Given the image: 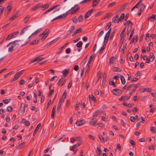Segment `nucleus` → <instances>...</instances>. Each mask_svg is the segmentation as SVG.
<instances>
[{"label":"nucleus","instance_id":"obj_1","mask_svg":"<svg viewBox=\"0 0 156 156\" xmlns=\"http://www.w3.org/2000/svg\"><path fill=\"white\" fill-rule=\"evenodd\" d=\"M30 38H29L28 36H25L21 38V40H17L19 41L17 42H22L20 43H18V45L20 46H23L27 44V43L30 42Z\"/></svg>","mask_w":156,"mask_h":156},{"label":"nucleus","instance_id":"obj_2","mask_svg":"<svg viewBox=\"0 0 156 156\" xmlns=\"http://www.w3.org/2000/svg\"><path fill=\"white\" fill-rule=\"evenodd\" d=\"M18 41H12L9 43L7 47H8L11 44H13L12 45L9 47V48L8 51L9 52H12V51L13 50V48L16 46L17 47L19 46L18 44V43H17V42Z\"/></svg>","mask_w":156,"mask_h":156},{"label":"nucleus","instance_id":"obj_3","mask_svg":"<svg viewBox=\"0 0 156 156\" xmlns=\"http://www.w3.org/2000/svg\"><path fill=\"white\" fill-rule=\"evenodd\" d=\"M112 91L113 94L117 96L120 95L122 93L121 91L119 89H114Z\"/></svg>","mask_w":156,"mask_h":156},{"label":"nucleus","instance_id":"obj_4","mask_svg":"<svg viewBox=\"0 0 156 156\" xmlns=\"http://www.w3.org/2000/svg\"><path fill=\"white\" fill-rule=\"evenodd\" d=\"M66 82V80L62 77L60 78L57 83L58 86L61 85V86L63 85Z\"/></svg>","mask_w":156,"mask_h":156},{"label":"nucleus","instance_id":"obj_5","mask_svg":"<svg viewBox=\"0 0 156 156\" xmlns=\"http://www.w3.org/2000/svg\"><path fill=\"white\" fill-rule=\"evenodd\" d=\"M44 59V58L41 57H38L34 58V59L31 60L30 62V64H31L36 62H38L43 60Z\"/></svg>","mask_w":156,"mask_h":156},{"label":"nucleus","instance_id":"obj_6","mask_svg":"<svg viewBox=\"0 0 156 156\" xmlns=\"http://www.w3.org/2000/svg\"><path fill=\"white\" fill-rule=\"evenodd\" d=\"M94 10V9H92L87 12L84 15V17L85 19H86L89 16H90Z\"/></svg>","mask_w":156,"mask_h":156},{"label":"nucleus","instance_id":"obj_7","mask_svg":"<svg viewBox=\"0 0 156 156\" xmlns=\"http://www.w3.org/2000/svg\"><path fill=\"white\" fill-rule=\"evenodd\" d=\"M41 3H39L37 4L36 5L32 7L31 9V11H34L36 10L37 9L41 8Z\"/></svg>","mask_w":156,"mask_h":156},{"label":"nucleus","instance_id":"obj_8","mask_svg":"<svg viewBox=\"0 0 156 156\" xmlns=\"http://www.w3.org/2000/svg\"><path fill=\"white\" fill-rule=\"evenodd\" d=\"M85 123V121L84 119H81L80 121H77L76 122V124L78 126H80L83 124Z\"/></svg>","mask_w":156,"mask_h":156},{"label":"nucleus","instance_id":"obj_9","mask_svg":"<svg viewBox=\"0 0 156 156\" xmlns=\"http://www.w3.org/2000/svg\"><path fill=\"white\" fill-rule=\"evenodd\" d=\"M97 119L95 118H92L90 122V125L96 126V123L97 122Z\"/></svg>","mask_w":156,"mask_h":156},{"label":"nucleus","instance_id":"obj_10","mask_svg":"<svg viewBox=\"0 0 156 156\" xmlns=\"http://www.w3.org/2000/svg\"><path fill=\"white\" fill-rule=\"evenodd\" d=\"M19 11H17L16 13L15 14H13V16L9 19V20H13L15 19L16 17H18V15L19 14Z\"/></svg>","mask_w":156,"mask_h":156},{"label":"nucleus","instance_id":"obj_11","mask_svg":"<svg viewBox=\"0 0 156 156\" xmlns=\"http://www.w3.org/2000/svg\"><path fill=\"white\" fill-rule=\"evenodd\" d=\"M126 30V28H125L122 30V31L121 33L120 36V40H122V39L123 41H124L125 38H124V32Z\"/></svg>","mask_w":156,"mask_h":156},{"label":"nucleus","instance_id":"obj_12","mask_svg":"<svg viewBox=\"0 0 156 156\" xmlns=\"http://www.w3.org/2000/svg\"><path fill=\"white\" fill-rule=\"evenodd\" d=\"M25 104L24 103H21L20 105V109L21 111V113L22 114L24 113L25 112Z\"/></svg>","mask_w":156,"mask_h":156},{"label":"nucleus","instance_id":"obj_13","mask_svg":"<svg viewBox=\"0 0 156 156\" xmlns=\"http://www.w3.org/2000/svg\"><path fill=\"white\" fill-rule=\"evenodd\" d=\"M69 69H65L62 71V73H63L64 77H65L68 75L69 72Z\"/></svg>","mask_w":156,"mask_h":156},{"label":"nucleus","instance_id":"obj_14","mask_svg":"<svg viewBox=\"0 0 156 156\" xmlns=\"http://www.w3.org/2000/svg\"><path fill=\"white\" fill-rule=\"evenodd\" d=\"M22 122L23 123H25L26 126H29L30 125V122L29 121L25 119H23L22 120Z\"/></svg>","mask_w":156,"mask_h":156},{"label":"nucleus","instance_id":"obj_15","mask_svg":"<svg viewBox=\"0 0 156 156\" xmlns=\"http://www.w3.org/2000/svg\"><path fill=\"white\" fill-rule=\"evenodd\" d=\"M130 98V96H122L120 98H119L118 100L120 101H124L125 100H128Z\"/></svg>","mask_w":156,"mask_h":156},{"label":"nucleus","instance_id":"obj_16","mask_svg":"<svg viewBox=\"0 0 156 156\" xmlns=\"http://www.w3.org/2000/svg\"><path fill=\"white\" fill-rule=\"evenodd\" d=\"M89 100L90 101H94V102L96 101V99L95 98L94 95H92L91 96L89 95L88 96Z\"/></svg>","mask_w":156,"mask_h":156},{"label":"nucleus","instance_id":"obj_17","mask_svg":"<svg viewBox=\"0 0 156 156\" xmlns=\"http://www.w3.org/2000/svg\"><path fill=\"white\" fill-rule=\"evenodd\" d=\"M59 5H54L51 8H50L49 9H48L46 12H45V13H44V14H46V13L52 11V10H53V9L56 8L57 7L59 6Z\"/></svg>","mask_w":156,"mask_h":156},{"label":"nucleus","instance_id":"obj_18","mask_svg":"<svg viewBox=\"0 0 156 156\" xmlns=\"http://www.w3.org/2000/svg\"><path fill=\"white\" fill-rule=\"evenodd\" d=\"M125 17V14L124 13H122L120 16L119 19L118 18V20L117 21L118 23L119 22V21H122L123 19H124Z\"/></svg>","mask_w":156,"mask_h":156},{"label":"nucleus","instance_id":"obj_19","mask_svg":"<svg viewBox=\"0 0 156 156\" xmlns=\"http://www.w3.org/2000/svg\"><path fill=\"white\" fill-rule=\"evenodd\" d=\"M11 4L9 3L8 6L7 7L6 9H5V11L6 12V10L8 11L7 14H8L11 11Z\"/></svg>","mask_w":156,"mask_h":156},{"label":"nucleus","instance_id":"obj_20","mask_svg":"<svg viewBox=\"0 0 156 156\" xmlns=\"http://www.w3.org/2000/svg\"><path fill=\"white\" fill-rule=\"evenodd\" d=\"M49 32V30L48 29H47L42 33V34H43L44 36H48Z\"/></svg>","mask_w":156,"mask_h":156},{"label":"nucleus","instance_id":"obj_21","mask_svg":"<svg viewBox=\"0 0 156 156\" xmlns=\"http://www.w3.org/2000/svg\"><path fill=\"white\" fill-rule=\"evenodd\" d=\"M95 55V54L93 53L90 57L89 60H88V62L87 63V65H88V64H89L91 62L92 60L93 59Z\"/></svg>","mask_w":156,"mask_h":156},{"label":"nucleus","instance_id":"obj_22","mask_svg":"<svg viewBox=\"0 0 156 156\" xmlns=\"http://www.w3.org/2000/svg\"><path fill=\"white\" fill-rule=\"evenodd\" d=\"M118 16L117 15L115 16L112 20V22L114 23H116L117 21L118 18Z\"/></svg>","mask_w":156,"mask_h":156},{"label":"nucleus","instance_id":"obj_23","mask_svg":"<svg viewBox=\"0 0 156 156\" xmlns=\"http://www.w3.org/2000/svg\"><path fill=\"white\" fill-rule=\"evenodd\" d=\"M156 16V15L153 14L151 16L149 17L147 19V20H149L151 19H153L154 20H156V18L155 17Z\"/></svg>","mask_w":156,"mask_h":156},{"label":"nucleus","instance_id":"obj_24","mask_svg":"<svg viewBox=\"0 0 156 156\" xmlns=\"http://www.w3.org/2000/svg\"><path fill=\"white\" fill-rule=\"evenodd\" d=\"M69 44V43H66L64 45H63L62 47H61L60 48H59V49H58L59 51L57 53V54L60 53V52H61V51H62V50L63 49V48L64 47H65Z\"/></svg>","mask_w":156,"mask_h":156},{"label":"nucleus","instance_id":"obj_25","mask_svg":"<svg viewBox=\"0 0 156 156\" xmlns=\"http://www.w3.org/2000/svg\"><path fill=\"white\" fill-rule=\"evenodd\" d=\"M75 28V27L74 26H71L69 30L68 31V32L69 33V34H70L72 33L73 32V31L74 30Z\"/></svg>","mask_w":156,"mask_h":156},{"label":"nucleus","instance_id":"obj_26","mask_svg":"<svg viewBox=\"0 0 156 156\" xmlns=\"http://www.w3.org/2000/svg\"><path fill=\"white\" fill-rule=\"evenodd\" d=\"M120 78L121 81L122 83V84L124 85L126 83V81L124 77L123 76L120 75Z\"/></svg>","mask_w":156,"mask_h":156},{"label":"nucleus","instance_id":"obj_27","mask_svg":"<svg viewBox=\"0 0 156 156\" xmlns=\"http://www.w3.org/2000/svg\"><path fill=\"white\" fill-rule=\"evenodd\" d=\"M19 31L15 32L10 34V35L11 37H12V38L16 37L17 34H19Z\"/></svg>","mask_w":156,"mask_h":156},{"label":"nucleus","instance_id":"obj_28","mask_svg":"<svg viewBox=\"0 0 156 156\" xmlns=\"http://www.w3.org/2000/svg\"><path fill=\"white\" fill-rule=\"evenodd\" d=\"M96 153L98 155V156H101V149L98 147H97Z\"/></svg>","mask_w":156,"mask_h":156},{"label":"nucleus","instance_id":"obj_29","mask_svg":"<svg viewBox=\"0 0 156 156\" xmlns=\"http://www.w3.org/2000/svg\"><path fill=\"white\" fill-rule=\"evenodd\" d=\"M128 3H126L124 4L122 6L120 7L119 8V10H122L125 9L126 7L128 5Z\"/></svg>","mask_w":156,"mask_h":156},{"label":"nucleus","instance_id":"obj_30","mask_svg":"<svg viewBox=\"0 0 156 156\" xmlns=\"http://www.w3.org/2000/svg\"><path fill=\"white\" fill-rule=\"evenodd\" d=\"M149 57L150 59H152L151 60V62H153L155 58L154 54L153 53H151L150 54Z\"/></svg>","mask_w":156,"mask_h":156},{"label":"nucleus","instance_id":"obj_31","mask_svg":"<svg viewBox=\"0 0 156 156\" xmlns=\"http://www.w3.org/2000/svg\"><path fill=\"white\" fill-rule=\"evenodd\" d=\"M25 142H23L22 143L19 144L17 147V149H21L23 146L25 144Z\"/></svg>","mask_w":156,"mask_h":156},{"label":"nucleus","instance_id":"obj_32","mask_svg":"<svg viewBox=\"0 0 156 156\" xmlns=\"http://www.w3.org/2000/svg\"><path fill=\"white\" fill-rule=\"evenodd\" d=\"M30 26H28L24 27L21 30L20 33V35H22L24 33V31L27 30V28Z\"/></svg>","mask_w":156,"mask_h":156},{"label":"nucleus","instance_id":"obj_33","mask_svg":"<svg viewBox=\"0 0 156 156\" xmlns=\"http://www.w3.org/2000/svg\"><path fill=\"white\" fill-rule=\"evenodd\" d=\"M17 74L16 73L15 75H14V78L11 80L10 82L12 83L16 80H17L19 78V77H18V76H17Z\"/></svg>","mask_w":156,"mask_h":156},{"label":"nucleus","instance_id":"obj_34","mask_svg":"<svg viewBox=\"0 0 156 156\" xmlns=\"http://www.w3.org/2000/svg\"><path fill=\"white\" fill-rule=\"evenodd\" d=\"M66 90H65L63 94L62 95V97L61 98V99H63V102H64L65 100V99L66 98Z\"/></svg>","mask_w":156,"mask_h":156},{"label":"nucleus","instance_id":"obj_35","mask_svg":"<svg viewBox=\"0 0 156 156\" xmlns=\"http://www.w3.org/2000/svg\"><path fill=\"white\" fill-rule=\"evenodd\" d=\"M100 114V111H95L93 113V117H96L98 116Z\"/></svg>","mask_w":156,"mask_h":156},{"label":"nucleus","instance_id":"obj_36","mask_svg":"<svg viewBox=\"0 0 156 156\" xmlns=\"http://www.w3.org/2000/svg\"><path fill=\"white\" fill-rule=\"evenodd\" d=\"M99 0H94L93 2L92 7H94L96 6L97 3L99 2Z\"/></svg>","mask_w":156,"mask_h":156},{"label":"nucleus","instance_id":"obj_37","mask_svg":"<svg viewBox=\"0 0 156 156\" xmlns=\"http://www.w3.org/2000/svg\"><path fill=\"white\" fill-rule=\"evenodd\" d=\"M126 46H127V43H125L123 45V46L122 49L121 50V51L122 52L123 54L124 53V50H125V49L126 48ZM119 51H120V50Z\"/></svg>","mask_w":156,"mask_h":156},{"label":"nucleus","instance_id":"obj_38","mask_svg":"<svg viewBox=\"0 0 156 156\" xmlns=\"http://www.w3.org/2000/svg\"><path fill=\"white\" fill-rule=\"evenodd\" d=\"M116 29H114L113 30L111 34V35L110 36V39L112 40L114 34L116 32Z\"/></svg>","mask_w":156,"mask_h":156},{"label":"nucleus","instance_id":"obj_39","mask_svg":"<svg viewBox=\"0 0 156 156\" xmlns=\"http://www.w3.org/2000/svg\"><path fill=\"white\" fill-rule=\"evenodd\" d=\"M103 46L101 48V49L100 50L99 52V54H101L102 53V51L104 50V49L106 47V44H103Z\"/></svg>","mask_w":156,"mask_h":156},{"label":"nucleus","instance_id":"obj_40","mask_svg":"<svg viewBox=\"0 0 156 156\" xmlns=\"http://www.w3.org/2000/svg\"><path fill=\"white\" fill-rule=\"evenodd\" d=\"M83 42L80 41L77 43L76 44V46L77 48H81L82 46Z\"/></svg>","mask_w":156,"mask_h":156},{"label":"nucleus","instance_id":"obj_41","mask_svg":"<svg viewBox=\"0 0 156 156\" xmlns=\"http://www.w3.org/2000/svg\"><path fill=\"white\" fill-rule=\"evenodd\" d=\"M134 39L135 40V42H136L138 41V35H136L135 36V37L133 38L132 41L130 42V43L134 42Z\"/></svg>","mask_w":156,"mask_h":156},{"label":"nucleus","instance_id":"obj_42","mask_svg":"<svg viewBox=\"0 0 156 156\" xmlns=\"http://www.w3.org/2000/svg\"><path fill=\"white\" fill-rule=\"evenodd\" d=\"M83 19V15H80L77 18V20L78 22H80L82 21Z\"/></svg>","mask_w":156,"mask_h":156},{"label":"nucleus","instance_id":"obj_43","mask_svg":"<svg viewBox=\"0 0 156 156\" xmlns=\"http://www.w3.org/2000/svg\"><path fill=\"white\" fill-rule=\"evenodd\" d=\"M109 37H107L106 35H105V37H104V40L103 42V44H106L107 43L108 41V39Z\"/></svg>","mask_w":156,"mask_h":156},{"label":"nucleus","instance_id":"obj_44","mask_svg":"<svg viewBox=\"0 0 156 156\" xmlns=\"http://www.w3.org/2000/svg\"><path fill=\"white\" fill-rule=\"evenodd\" d=\"M111 25V22H109L105 28V30H108L109 29Z\"/></svg>","mask_w":156,"mask_h":156},{"label":"nucleus","instance_id":"obj_45","mask_svg":"<svg viewBox=\"0 0 156 156\" xmlns=\"http://www.w3.org/2000/svg\"><path fill=\"white\" fill-rule=\"evenodd\" d=\"M80 8L79 7H77L76 9L75 10L73 11H71L70 13L71 14H75L78 11Z\"/></svg>","mask_w":156,"mask_h":156},{"label":"nucleus","instance_id":"obj_46","mask_svg":"<svg viewBox=\"0 0 156 156\" xmlns=\"http://www.w3.org/2000/svg\"><path fill=\"white\" fill-rule=\"evenodd\" d=\"M116 4V2H113L111 3H110L108 5V8H110L112 7L113 5H115Z\"/></svg>","mask_w":156,"mask_h":156},{"label":"nucleus","instance_id":"obj_47","mask_svg":"<svg viewBox=\"0 0 156 156\" xmlns=\"http://www.w3.org/2000/svg\"><path fill=\"white\" fill-rule=\"evenodd\" d=\"M81 144V142H79V143H77L73 145V146H72V147H74V148H76L79 147L80 145Z\"/></svg>","mask_w":156,"mask_h":156},{"label":"nucleus","instance_id":"obj_48","mask_svg":"<svg viewBox=\"0 0 156 156\" xmlns=\"http://www.w3.org/2000/svg\"><path fill=\"white\" fill-rule=\"evenodd\" d=\"M113 71L115 72H121V69L118 67H115L113 68Z\"/></svg>","mask_w":156,"mask_h":156},{"label":"nucleus","instance_id":"obj_49","mask_svg":"<svg viewBox=\"0 0 156 156\" xmlns=\"http://www.w3.org/2000/svg\"><path fill=\"white\" fill-rule=\"evenodd\" d=\"M134 30H135V28H134L133 29V30L132 31L130 34L129 37L128 39L129 40H130V39H131V37H132V36L134 33Z\"/></svg>","mask_w":156,"mask_h":156},{"label":"nucleus","instance_id":"obj_50","mask_svg":"<svg viewBox=\"0 0 156 156\" xmlns=\"http://www.w3.org/2000/svg\"><path fill=\"white\" fill-rule=\"evenodd\" d=\"M38 42V40H35L31 42L30 43V44L33 45L36 44Z\"/></svg>","mask_w":156,"mask_h":156},{"label":"nucleus","instance_id":"obj_51","mask_svg":"<svg viewBox=\"0 0 156 156\" xmlns=\"http://www.w3.org/2000/svg\"><path fill=\"white\" fill-rule=\"evenodd\" d=\"M11 101V99H5L2 100V101L5 103V104H8L10 101Z\"/></svg>","mask_w":156,"mask_h":156},{"label":"nucleus","instance_id":"obj_52","mask_svg":"<svg viewBox=\"0 0 156 156\" xmlns=\"http://www.w3.org/2000/svg\"><path fill=\"white\" fill-rule=\"evenodd\" d=\"M7 111L9 112H11L12 111V108L10 106H9L7 107Z\"/></svg>","mask_w":156,"mask_h":156},{"label":"nucleus","instance_id":"obj_53","mask_svg":"<svg viewBox=\"0 0 156 156\" xmlns=\"http://www.w3.org/2000/svg\"><path fill=\"white\" fill-rule=\"evenodd\" d=\"M87 68L85 72V74L86 75H87L88 74L89 71V70L90 69V66H89V64H88V65H87Z\"/></svg>","mask_w":156,"mask_h":156},{"label":"nucleus","instance_id":"obj_54","mask_svg":"<svg viewBox=\"0 0 156 156\" xmlns=\"http://www.w3.org/2000/svg\"><path fill=\"white\" fill-rule=\"evenodd\" d=\"M129 23L131 24L132 25H133V23L131 22L130 20H128L124 23L125 26H126L127 24H129Z\"/></svg>","mask_w":156,"mask_h":156},{"label":"nucleus","instance_id":"obj_55","mask_svg":"<svg viewBox=\"0 0 156 156\" xmlns=\"http://www.w3.org/2000/svg\"><path fill=\"white\" fill-rule=\"evenodd\" d=\"M58 16L59 19H63L66 17L65 16V14H63Z\"/></svg>","mask_w":156,"mask_h":156},{"label":"nucleus","instance_id":"obj_56","mask_svg":"<svg viewBox=\"0 0 156 156\" xmlns=\"http://www.w3.org/2000/svg\"><path fill=\"white\" fill-rule=\"evenodd\" d=\"M114 83V82L113 81V79L112 78L109 81V84L110 85H112L113 83Z\"/></svg>","mask_w":156,"mask_h":156},{"label":"nucleus","instance_id":"obj_57","mask_svg":"<svg viewBox=\"0 0 156 156\" xmlns=\"http://www.w3.org/2000/svg\"><path fill=\"white\" fill-rule=\"evenodd\" d=\"M70 150L71 151H72L74 152V153L73 154V155H74L75 154V153H76V151H77L76 149L75 150L74 148L72 147H71V148H70Z\"/></svg>","mask_w":156,"mask_h":156},{"label":"nucleus","instance_id":"obj_58","mask_svg":"<svg viewBox=\"0 0 156 156\" xmlns=\"http://www.w3.org/2000/svg\"><path fill=\"white\" fill-rule=\"evenodd\" d=\"M55 112V111H54V110H52L51 115V118L52 119H53L54 118V115Z\"/></svg>","mask_w":156,"mask_h":156},{"label":"nucleus","instance_id":"obj_59","mask_svg":"<svg viewBox=\"0 0 156 156\" xmlns=\"http://www.w3.org/2000/svg\"><path fill=\"white\" fill-rule=\"evenodd\" d=\"M111 28H110V29L107 32V33L106 34V35L107 37H109V36L110 35L111 31Z\"/></svg>","mask_w":156,"mask_h":156},{"label":"nucleus","instance_id":"obj_60","mask_svg":"<svg viewBox=\"0 0 156 156\" xmlns=\"http://www.w3.org/2000/svg\"><path fill=\"white\" fill-rule=\"evenodd\" d=\"M129 120L132 122H134L135 121V118L133 116H131Z\"/></svg>","mask_w":156,"mask_h":156},{"label":"nucleus","instance_id":"obj_61","mask_svg":"<svg viewBox=\"0 0 156 156\" xmlns=\"http://www.w3.org/2000/svg\"><path fill=\"white\" fill-rule=\"evenodd\" d=\"M148 149L149 150H155V148L154 145H152L148 147Z\"/></svg>","mask_w":156,"mask_h":156},{"label":"nucleus","instance_id":"obj_62","mask_svg":"<svg viewBox=\"0 0 156 156\" xmlns=\"http://www.w3.org/2000/svg\"><path fill=\"white\" fill-rule=\"evenodd\" d=\"M150 131H152L153 133H155V128L153 126H151L150 128Z\"/></svg>","mask_w":156,"mask_h":156},{"label":"nucleus","instance_id":"obj_63","mask_svg":"<svg viewBox=\"0 0 156 156\" xmlns=\"http://www.w3.org/2000/svg\"><path fill=\"white\" fill-rule=\"evenodd\" d=\"M30 18V16H27L26 17H25L24 20V23H27V21L29 20V18Z\"/></svg>","mask_w":156,"mask_h":156},{"label":"nucleus","instance_id":"obj_64","mask_svg":"<svg viewBox=\"0 0 156 156\" xmlns=\"http://www.w3.org/2000/svg\"><path fill=\"white\" fill-rule=\"evenodd\" d=\"M140 8L144 10L146 6L143 4H140Z\"/></svg>","mask_w":156,"mask_h":156}]
</instances>
